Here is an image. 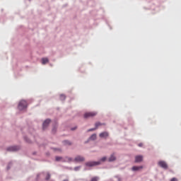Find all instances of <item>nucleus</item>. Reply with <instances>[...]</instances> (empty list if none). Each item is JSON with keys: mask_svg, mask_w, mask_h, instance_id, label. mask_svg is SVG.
<instances>
[{"mask_svg": "<svg viewBox=\"0 0 181 181\" xmlns=\"http://www.w3.org/2000/svg\"><path fill=\"white\" fill-rule=\"evenodd\" d=\"M64 144H65V145H71V143L69 141H64Z\"/></svg>", "mask_w": 181, "mask_h": 181, "instance_id": "nucleus-18", "label": "nucleus"}, {"mask_svg": "<svg viewBox=\"0 0 181 181\" xmlns=\"http://www.w3.org/2000/svg\"><path fill=\"white\" fill-rule=\"evenodd\" d=\"M95 129H97V127H95V129H90L88 130V132H91V131H95Z\"/></svg>", "mask_w": 181, "mask_h": 181, "instance_id": "nucleus-21", "label": "nucleus"}, {"mask_svg": "<svg viewBox=\"0 0 181 181\" xmlns=\"http://www.w3.org/2000/svg\"><path fill=\"white\" fill-rule=\"evenodd\" d=\"M117 157H115V154L113 153L110 156V157L108 158L109 162H114V160H116Z\"/></svg>", "mask_w": 181, "mask_h": 181, "instance_id": "nucleus-10", "label": "nucleus"}, {"mask_svg": "<svg viewBox=\"0 0 181 181\" xmlns=\"http://www.w3.org/2000/svg\"><path fill=\"white\" fill-rule=\"evenodd\" d=\"M144 160V157L142 156H136L135 157V163H139L140 162H142Z\"/></svg>", "mask_w": 181, "mask_h": 181, "instance_id": "nucleus-8", "label": "nucleus"}, {"mask_svg": "<svg viewBox=\"0 0 181 181\" xmlns=\"http://www.w3.org/2000/svg\"><path fill=\"white\" fill-rule=\"evenodd\" d=\"M78 169H80V167L75 168V170H78Z\"/></svg>", "mask_w": 181, "mask_h": 181, "instance_id": "nucleus-24", "label": "nucleus"}, {"mask_svg": "<svg viewBox=\"0 0 181 181\" xmlns=\"http://www.w3.org/2000/svg\"><path fill=\"white\" fill-rule=\"evenodd\" d=\"M100 125H105L103 123L97 122L95 123V128H98V127H100Z\"/></svg>", "mask_w": 181, "mask_h": 181, "instance_id": "nucleus-15", "label": "nucleus"}, {"mask_svg": "<svg viewBox=\"0 0 181 181\" xmlns=\"http://www.w3.org/2000/svg\"><path fill=\"white\" fill-rule=\"evenodd\" d=\"M143 145H144V144H143L142 143H140V144H139L138 146H140V147H141V146H143Z\"/></svg>", "mask_w": 181, "mask_h": 181, "instance_id": "nucleus-23", "label": "nucleus"}, {"mask_svg": "<svg viewBox=\"0 0 181 181\" xmlns=\"http://www.w3.org/2000/svg\"><path fill=\"white\" fill-rule=\"evenodd\" d=\"M7 170H9V167H7Z\"/></svg>", "mask_w": 181, "mask_h": 181, "instance_id": "nucleus-26", "label": "nucleus"}, {"mask_svg": "<svg viewBox=\"0 0 181 181\" xmlns=\"http://www.w3.org/2000/svg\"><path fill=\"white\" fill-rule=\"evenodd\" d=\"M7 151H10L11 152H16V151H19V147L16 146H11L7 148Z\"/></svg>", "mask_w": 181, "mask_h": 181, "instance_id": "nucleus-6", "label": "nucleus"}, {"mask_svg": "<svg viewBox=\"0 0 181 181\" xmlns=\"http://www.w3.org/2000/svg\"><path fill=\"white\" fill-rule=\"evenodd\" d=\"M170 181H177V178L173 177V178H172V179H171V180H170Z\"/></svg>", "mask_w": 181, "mask_h": 181, "instance_id": "nucleus-22", "label": "nucleus"}, {"mask_svg": "<svg viewBox=\"0 0 181 181\" xmlns=\"http://www.w3.org/2000/svg\"><path fill=\"white\" fill-rule=\"evenodd\" d=\"M42 64H46L47 63H49V59H47V58H42Z\"/></svg>", "mask_w": 181, "mask_h": 181, "instance_id": "nucleus-12", "label": "nucleus"}, {"mask_svg": "<svg viewBox=\"0 0 181 181\" xmlns=\"http://www.w3.org/2000/svg\"><path fill=\"white\" fill-rule=\"evenodd\" d=\"M60 100H66V95H60Z\"/></svg>", "mask_w": 181, "mask_h": 181, "instance_id": "nucleus-17", "label": "nucleus"}, {"mask_svg": "<svg viewBox=\"0 0 181 181\" xmlns=\"http://www.w3.org/2000/svg\"><path fill=\"white\" fill-rule=\"evenodd\" d=\"M107 160V157H103L100 161H89L86 163V166L92 168L93 166H98V165H101V162H105Z\"/></svg>", "mask_w": 181, "mask_h": 181, "instance_id": "nucleus-1", "label": "nucleus"}, {"mask_svg": "<svg viewBox=\"0 0 181 181\" xmlns=\"http://www.w3.org/2000/svg\"><path fill=\"white\" fill-rule=\"evenodd\" d=\"M49 124H50V119H47L43 122L42 129H46V128H47L49 126Z\"/></svg>", "mask_w": 181, "mask_h": 181, "instance_id": "nucleus-7", "label": "nucleus"}, {"mask_svg": "<svg viewBox=\"0 0 181 181\" xmlns=\"http://www.w3.org/2000/svg\"><path fill=\"white\" fill-rule=\"evenodd\" d=\"M56 160L59 162V160H62V157H56Z\"/></svg>", "mask_w": 181, "mask_h": 181, "instance_id": "nucleus-19", "label": "nucleus"}, {"mask_svg": "<svg viewBox=\"0 0 181 181\" xmlns=\"http://www.w3.org/2000/svg\"><path fill=\"white\" fill-rule=\"evenodd\" d=\"M98 177H92L91 181H98Z\"/></svg>", "mask_w": 181, "mask_h": 181, "instance_id": "nucleus-16", "label": "nucleus"}, {"mask_svg": "<svg viewBox=\"0 0 181 181\" xmlns=\"http://www.w3.org/2000/svg\"><path fill=\"white\" fill-rule=\"evenodd\" d=\"M97 115V112H88L84 114V118H93Z\"/></svg>", "mask_w": 181, "mask_h": 181, "instance_id": "nucleus-3", "label": "nucleus"}, {"mask_svg": "<svg viewBox=\"0 0 181 181\" xmlns=\"http://www.w3.org/2000/svg\"><path fill=\"white\" fill-rule=\"evenodd\" d=\"M158 165L160 168H163V169H168V164L163 160L159 161Z\"/></svg>", "mask_w": 181, "mask_h": 181, "instance_id": "nucleus-4", "label": "nucleus"}, {"mask_svg": "<svg viewBox=\"0 0 181 181\" xmlns=\"http://www.w3.org/2000/svg\"><path fill=\"white\" fill-rule=\"evenodd\" d=\"M97 139V134H93L90 137V139H91L92 141H94L95 139Z\"/></svg>", "mask_w": 181, "mask_h": 181, "instance_id": "nucleus-14", "label": "nucleus"}, {"mask_svg": "<svg viewBox=\"0 0 181 181\" xmlns=\"http://www.w3.org/2000/svg\"><path fill=\"white\" fill-rule=\"evenodd\" d=\"M49 179H50V174H47L46 177V180H49Z\"/></svg>", "mask_w": 181, "mask_h": 181, "instance_id": "nucleus-20", "label": "nucleus"}, {"mask_svg": "<svg viewBox=\"0 0 181 181\" xmlns=\"http://www.w3.org/2000/svg\"><path fill=\"white\" fill-rule=\"evenodd\" d=\"M108 132H104L99 134L100 138H108Z\"/></svg>", "mask_w": 181, "mask_h": 181, "instance_id": "nucleus-9", "label": "nucleus"}, {"mask_svg": "<svg viewBox=\"0 0 181 181\" xmlns=\"http://www.w3.org/2000/svg\"><path fill=\"white\" fill-rule=\"evenodd\" d=\"M141 169H144V167L142 165L134 166V167H132V170L136 171V170H141Z\"/></svg>", "mask_w": 181, "mask_h": 181, "instance_id": "nucleus-11", "label": "nucleus"}, {"mask_svg": "<svg viewBox=\"0 0 181 181\" xmlns=\"http://www.w3.org/2000/svg\"><path fill=\"white\" fill-rule=\"evenodd\" d=\"M84 160H85L84 157L81 156H77L74 159V162H76V163L84 162Z\"/></svg>", "mask_w": 181, "mask_h": 181, "instance_id": "nucleus-5", "label": "nucleus"}, {"mask_svg": "<svg viewBox=\"0 0 181 181\" xmlns=\"http://www.w3.org/2000/svg\"><path fill=\"white\" fill-rule=\"evenodd\" d=\"M52 132H54V129H52Z\"/></svg>", "mask_w": 181, "mask_h": 181, "instance_id": "nucleus-25", "label": "nucleus"}, {"mask_svg": "<svg viewBox=\"0 0 181 181\" xmlns=\"http://www.w3.org/2000/svg\"><path fill=\"white\" fill-rule=\"evenodd\" d=\"M26 107H28V102H26V100L20 101V103L18 104V110H20V111L25 110V108H26Z\"/></svg>", "mask_w": 181, "mask_h": 181, "instance_id": "nucleus-2", "label": "nucleus"}, {"mask_svg": "<svg viewBox=\"0 0 181 181\" xmlns=\"http://www.w3.org/2000/svg\"><path fill=\"white\" fill-rule=\"evenodd\" d=\"M65 161H66V162H74V159H73V158H70V157H66V158H65Z\"/></svg>", "mask_w": 181, "mask_h": 181, "instance_id": "nucleus-13", "label": "nucleus"}]
</instances>
